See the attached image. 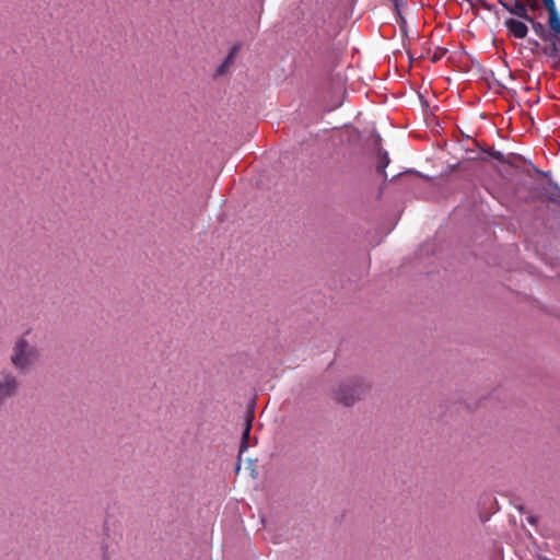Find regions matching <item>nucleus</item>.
Returning <instances> with one entry per match:
<instances>
[{"instance_id": "1", "label": "nucleus", "mask_w": 560, "mask_h": 560, "mask_svg": "<svg viewBox=\"0 0 560 560\" xmlns=\"http://www.w3.org/2000/svg\"><path fill=\"white\" fill-rule=\"evenodd\" d=\"M26 335L14 340L9 358L11 365L21 373H28L40 357L38 348L27 340Z\"/></svg>"}, {"instance_id": "2", "label": "nucleus", "mask_w": 560, "mask_h": 560, "mask_svg": "<svg viewBox=\"0 0 560 560\" xmlns=\"http://www.w3.org/2000/svg\"><path fill=\"white\" fill-rule=\"evenodd\" d=\"M369 390V385L361 381H346L334 390V399L343 406H352Z\"/></svg>"}, {"instance_id": "3", "label": "nucleus", "mask_w": 560, "mask_h": 560, "mask_svg": "<svg viewBox=\"0 0 560 560\" xmlns=\"http://www.w3.org/2000/svg\"><path fill=\"white\" fill-rule=\"evenodd\" d=\"M21 389L19 376L9 368L0 370V410L7 400L18 396Z\"/></svg>"}, {"instance_id": "4", "label": "nucleus", "mask_w": 560, "mask_h": 560, "mask_svg": "<svg viewBox=\"0 0 560 560\" xmlns=\"http://www.w3.org/2000/svg\"><path fill=\"white\" fill-rule=\"evenodd\" d=\"M498 2L510 14L522 19L523 21H530L532 15L528 13L526 4L522 0H498Z\"/></svg>"}, {"instance_id": "5", "label": "nucleus", "mask_w": 560, "mask_h": 560, "mask_svg": "<svg viewBox=\"0 0 560 560\" xmlns=\"http://www.w3.org/2000/svg\"><path fill=\"white\" fill-rule=\"evenodd\" d=\"M504 25L509 34L515 38L523 39L527 36L528 27L523 21L511 18L505 20Z\"/></svg>"}, {"instance_id": "6", "label": "nucleus", "mask_w": 560, "mask_h": 560, "mask_svg": "<svg viewBox=\"0 0 560 560\" xmlns=\"http://www.w3.org/2000/svg\"><path fill=\"white\" fill-rule=\"evenodd\" d=\"M237 51H238V46H236V45L233 46L232 49L230 50L229 55L225 57L224 61L222 62V65L218 68V71H217L218 75L224 74L230 69V67L234 63Z\"/></svg>"}, {"instance_id": "7", "label": "nucleus", "mask_w": 560, "mask_h": 560, "mask_svg": "<svg viewBox=\"0 0 560 560\" xmlns=\"http://www.w3.org/2000/svg\"><path fill=\"white\" fill-rule=\"evenodd\" d=\"M253 416L247 415L245 419V428L242 434V441L240 445V454L244 453L248 448V438L252 429Z\"/></svg>"}, {"instance_id": "8", "label": "nucleus", "mask_w": 560, "mask_h": 560, "mask_svg": "<svg viewBox=\"0 0 560 560\" xmlns=\"http://www.w3.org/2000/svg\"><path fill=\"white\" fill-rule=\"evenodd\" d=\"M488 154L494 160L510 165H514L515 161L520 159V156L516 154L504 155L502 152L497 150H489Z\"/></svg>"}, {"instance_id": "9", "label": "nucleus", "mask_w": 560, "mask_h": 560, "mask_svg": "<svg viewBox=\"0 0 560 560\" xmlns=\"http://www.w3.org/2000/svg\"><path fill=\"white\" fill-rule=\"evenodd\" d=\"M389 164V158L386 151L380 152V161L377 164V171L381 173L384 177H386L385 168Z\"/></svg>"}, {"instance_id": "10", "label": "nucleus", "mask_w": 560, "mask_h": 560, "mask_svg": "<svg viewBox=\"0 0 560 560\" xmlns=\"http://www.w3.org/2000/svg\"><path fill=\"white\" fill-rule=\"evenodd\" d=\"M528 22L532 24L535 33L538 34L544 40H546L547 36H546L545 25L541 24L540 22H537L533 16H532V20Z\"/></svg>"}, {"instance_id": "11", "label": "nucleus", "mask_w": 560, "mask_h": 560, "mask_svg": "<svg viewBox=\"0 0 560 560\" xmlns=\"http://www.w3.org/2000/svg\"><path fill=\"white\" fill-rule=\"evenodd\" d=\"M548 23L550 28L556 32L557 34H560V16L558 12L548 19Z\"/></svg>"}, {"instance_id": "12", "label": "nucleus", "mask_w": 560, "mask_h": 560, "mask_svg": "<svg viewBox=\"0 0 560 560\" xmlns=\"http://www.w3.org/2000/svg\"><path fill=\"white\" fill-rule=\"evenodd\" d=\"M542 2L548 11L549 16L558 12L555 0H542Z\"/></svg>"}, {"instance_id": "13", "label": "nucleus", "mask_w": 560, "mask_h": 560, "mask_svg": "<svg viewBox=\"0 0 560 560\" xmlns=\"http://www.w3.org/2000/svg\"><path fill=\"white\" fill-rule=\"evenodd\" d=\"M557 43L560 44V38L557 39V42H553L550 46H549V54L551 56H557L558 54V47H557Z\"/></svg>"}, {"instance_id": "14", "label": "nucleus", "mask_w": 560, "mask_h": 560, "mask_svg": "<svg viewBox=\"0 0 560 560\" xmlns=\"http://www.w3.org/2000/svg\"><path fill=\"white\" fill-rule=\"evenodd\" d=\"M446 52V49L440 50L432 56V62L439 61Z\"/></svg>"}, {"instance_id": "15", "label": "nucleus", "mask_w": 560, "mask_h": 560, "mask_svg": "<svg viewBox=\"0 0 560 560\" xmlns=\"http://www.w3.org/2000/svg\"><path fill=\"white\" fill-rule=\"evenodd\" d=\"M555 188L558 190V195L560 196V188L558 187L557 184H555Z\"/></svg>"}]
</instances>
